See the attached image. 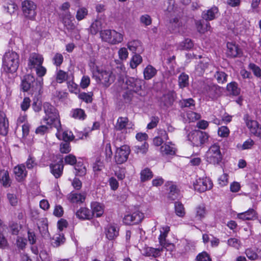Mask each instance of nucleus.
Instances as JSON below:
<instances>
[{"label": "nucleus", "instance_id": "f257e3e1", "mask_svg": "<svg viewBox=\"0 0 261 261\" xmlns=\"http://www.w3.org/2000/svg\"><path fill=\"white\" fill-rule=\"evenodd\" d=\"M43 107L45 114L43 121L50 128L55 127L57 129L56 135L57 138L65 142L72 140L74 138L72 133L68 130H63L61 128L57 110L48 102L44 103Z\"/></svg>", "mask_w": 261, "mask_h": 261}, {"label": "nucleus", "instance_id": "f03ea898", "mask_svg": "<svg viewBox=\"0 0 261 261\" xmlns=\"http://www.w3.org/2000/svg\"><path fill=\"white\" fill-rule=\"evenodd\" d=\"M19 56L16 52L9 50L6 52L3 58V68L7 73L15 72L19 66Z\"/></svg>", "mask_w": 261, "mask_h": 261}, {"label": "nucleus", "instance_id": "7ed1b4c3", "mask_svg": "<svg viewBox=\"0 0 261 261\" xmlns=\"http://www.w3.org/2000/svg\"><path fill=\"white\" fill-rule=\"evenodd\" d=\"M93 74L96 81L106 88L109 87L115 80V76L110 70L97 68Z\"/></svg>", "mask_w": 261, "mask_h": 261}, {"label": "nucleus", "instance_id": "20e7f679", "mask_svg": "<svg viewBox=\"0 0 261 261\" xmlns=\"http://www.w3.org/2000/svg\"><path fill=\"white\" fill-rule=\"evenodd\" d=\"M101 40L110 45H117L123 41L124 34L115 30L107 29L100 32Z\"/></svg>", "mask_w": 261, "mask_h": 261}, {"label": "nucleus", "instance_id": "39448f33", "mask_svg": "<svg viewBox=\"0 0 261 261\" xmlns=\"http://www.w3.org/2000/svg\"><path fill=\"white\" fill-rule=\"evenodd\" d=\"M43 85V79H37L36 80L33 76L28 74L22 81L21 87L23 91H28L31 88L34 91L40 93Z\"/></svg>", "mask_w": 261, "mask_h": 261}, {"label": "nucleus", "instance_id": "423d86ee", "mask_svg": "<svg viewBox=\"0 0 261 261\" xmlns=\"http://www.w3.org/2000/svg\"><path fill=\"white\" fill-rule=\"evenodd\" d=\"M187 138L193 146L202 147L208 141L209 136L205 132L193 130L188 135Z\"/></svg>", "mask_w": 261, "mask_h": 261}, {"label": "nucleus", "instance_id": "0eeeda50", "mask_svg": "<svg viewBox=\"0 0 261 261\" xmlns=\"http://www.w3.org/2000/svg\"><path fill=\"white\" fill-rule=\"evenodd\" d=\"M206 161L212 164H218L222 160V154L218 143L212 145L205 154Z\"/></svg>", "mask_w": 261, "mask_h": 261}, {"label": "nucleus", "instance_id": "6e6552de", "mask_svg": "<svg viewBox=\"0 0 261 261\" xmlns=\"http://www.w3.org/2000/svg\"><path fill=\"white\" fill-rule=\"evenodd\" d=\"M37 5L36 4L30 0H25L21 3V10L22 14L25 18L35 20L37 16Z\"/></svg>", "mask_w": 261, "mask_h": 261}, {"label": "nucleus", "instance_id": "1a4fd4ad", "mask_svg": "<svg viewBox=\"0 0 261 261\" xmlns=\"http://www.w3.org/2000/svg\"><path fill=\"white\" fill-rule=\"evenodd\" d=\"M130 152V149L128 145H124L117 147L115 152V162L117 164H122L126 162Z\"/></svg>", "mask_w": 261, "mask_h": 261}, {"label": "nucleus", "instance_id": "9d476101", "mask_svg": "<svg viewBox=\"0 0 261 261\" xmlns=\"http://www.w3.org/2000/svg\"><path fill=\"white\" fill-rule=\"evenodd\" d=\"M213 186L212 181L208 177L199 178L193 184L195 190L200 193L210 190Z\"/></svg>", "mask_w": 261, "mask_h": 261}, {"label": "nucleus", "instance_id": "9b49d317", "mask_svg": "<svg viewBox=\"0 0 261 261\" xmlns=\"http://www.w3.org/2000/svg\"><path fill=\"white\" fill-rule=\"evenodd\" d=\"M61 21L64 28L70 33L77 30L76 25L73 22L74 18L70 11L63 13L61 16Z\"/></svg>", "mask_w": 261, "mask_h": 261}, {"label": "nucleus", "instance_id": "f8f14e48", "mask_svg": "<svg viewBox=\"0 0 261 261\" xmlns=\"http://www.w3.org/2000/svg\"><path fill=\"white\" fill-rule=\"evenodd\" d=\"M245 124L250 133L257 137L261 138V125L258 122L246 116L244 118Z\"/></svg>", "mask_w": 261, "mask_h": 261}, {"label": "nucleus", "instance_id": "ddd939ff", "mask_svg": "<svg viewBox=\"0 0 261 261\" xmlns=\"http://www.w3.org/2000/svg\"><path fill=\"white\" fill-rule=\"evenodd\" d=\"M116 130H125L126 133L129 132L130 129H134V124L129 121L126 117H119L115 125Z\"/></svg>", "mask_w": 261, "mask_h": 261}, {"label": "nucleus", "instance_id": "4468645a", "mask_svg": "<svg viewBox=\"0 0 261 261\" xmlns=\"http://www.w3.org/2000/svg\"><path fill=\"white\" fill-rule=\"evenodd\" d=\"M144 218V214L136 211L132 214H127L123 218V222L126 225L135 224L140 222Z\"/></svg>", "mask_w": 261, "mask_h": 261}, {"label": "nucleus", "instance_id": "2eb2a0df", "mask_svg": "<svg viewBox=\"0 0 261 261\" xmlns=\"http://www.w3.org/2000/svg\"><path fill=\"white\" fill-rule=\"evenodd\" d=\"M170 231V227L165 225L160 228V235L159 237L160 245L165 249L172 250L174 249V245L166 242V238Z\"/></svg>", "mask_w": 261, "mask_h": 261}, {"label": "nucleus", "instance_id": "dca6fc26", "mask_svg": "<svg viewBox=\"0 0 261 261\" xmlns=\"http://www.w3.org/2000/svg\"><path fill=\"white\" fill-rule=\"evenodd\" d=\"M123 88L130 91L138 93L142 88V81L134 77H128L125 83Z\"/></svg>", "mask_w": 261, "mask_h": 261}, {"label": "nucleus", "instance_id": "f3484780", "mask_svg": "<svg viewBox=\"0 0 261 261\" xmlns=\"http://www.w3.org/2000/svg\"><path fill=\"white\" fill-rule=\"evenodd\" d=\"M44 59L42 55L33 53L30 54L28 60V67L30 69L34 68L42 65Z\"/></svg>", "mask_w": 261, "mask_h": 261}, {"label": "nucleus", "instance_id": "a211bd4d", "mask_svg": "<svg viewBox=\"0 0 261 261\" xmlns=\"http://www.w3.org/2000/svg\"><path fill=\"white\" fill-rule=\"evenodd\" d=\"M226 55L231 58L239 57L242 55V51L238 45L232 42H228Z\"/></svg>", "mask_w": 261, "mask_h": 261}, {"label": "nucleus", "instance_id": "6ab92c4d", "mask_svg": "<svg viewBox=\"0 0 261 261\" xmlns=\"http://www.w3.org/2000/svg\"><path fill=\"white\" fill-rule=\"evenodd\" d=\"M15 178L18 182H21L24 180L27 175L24 165L21 164L15 166L13 169Z\"/></svg>", "mask_w": 261, "mask_h": 261}, {"label": "nucleus", "instance_id": "aec40b11", "mask_svg": "<svg viewBox=\"0 0 261 261\" xmlns=\"http://www.w3.org/2000/svg\"><path fill=\"white\" fill-rule=\"evenodd\" d=\"M221 93L220 87L214 84H211L205 87L204 94L210 98L214 99L218 96Z\"/></svg>", "mask_w": 261, "mask_h": 261}, {"label": "nucleus", "instance_id": "412c9836", "mask_svg": "<svg viewBox=\"0 0 261 261\" xmlns=\"http://www.w3.org/2000/svg\"><path fill=\"white\" fill-rule=\"evenodd\" d=\"M160 152L164 155H173L175 153L174 145L171 142L164 144L160 148Z\"/></svg>", "mask_w": 261, "mask_h": 261}, {"label": "nucleus", "instance_id": "4be33fe9", "mask_svg": "<svg viewBox=\"0 0 261 261\" xmlns=\"http://www.w3.org/2000/svg\"><path fill=\"white\" fill-rule=\"evenodd\" d=\"M63 167L62 161H60V163L51 164L50 165L51 173L56 178H59L62 174Z\"/></svg>", "mask_w": 261, "mask_h": 261}, {"label": "nucleus", "instance_id": "5701e85b", "mask_svg": "<svg viewBox=\"0 0 261 261\" xmlns=\"http://www.w3.org/2000/svg\"><path fill=\"white\" fill-rule=\"evenodd\" d=\"M106 234L109 240H113L118 236L119 229L116 225L110 224L106 229Z\"/></svg>", "mask_w": 261, "mask_h": 261}, {"label": "nucleus", "instance_id": "b1692460", "mask_svg": "<svg viewBox=\"0 0 261 261\" xmlns=\"http://www.w3.org/2000/svg\"><path fill=\"white\" fill-rule=\"evenodd\" d=\"M9 123L5 114L3 112H0V134L2 135H6L8 132Z\"/></svg>", "mask_w": 261, "mask_h": 261}, {"label": "nucleus", "instance_id": "393cba45", "mask_svg": "<svg viewBox=\"0 0 261 261\" xmlns=\"http://www.w3.org/2000/svg\"><path fill=\"white\" fill-rule=\"evenodd\" d=\"M86 198L85 193L71 192L68 195V200L72 203H82Z\"/></svg>", "mask_w": 261, "mask_h": 261}, {"label": "nucleus", "instance_id": "a878e982", "mask_svg": "<svg viewBox=\"0 0 261 261\" xmlns=\"http://www.w3.org/2000/svg\"><path fill=\"white\" fill-rule=\"evenodd\" d=\"M164 249L165 248H164L163 247L161 249H156L152 247H147L143 249V254L147 256L156 257L161 255V252H162Z\"/></svg>", "mask_w": 261, "mask_h": 261}, {"label": "nucleus", "instance_id": "bb28decb", "mask_svg": "<svg viewBox=\"0 0 261 261\" xmlns=\"http://www.w3.org/2000/svg\"><path fill=\"white\" fill-rule=\"evenodd\" d=\"M128 49L133 52H140L142 50L141 42L138 40H133L128 41L127 43Z\"/></svg>", "mask_w": 261, "mask_h": 261}, {"label": "nucleus", "instance_id": "cd10ccee", "mask_svg": "<svg viewBox=\"0 0 261 261\" xmlns=\"http://www.w3.org/2000/svg\"><path fill=\"white\" fill-rule=\"evenodd\" d=\"M92 213L96 217H101L104 212V205L97 202H93L91 205Z\"/></svg>", "mask_w": 261, "mask_h": 261}, {"label": "nucleus", "instance_id": "c85d7f7f", "mask_svg": "<svg viewBox=\"0 0 261 261\" xmlns=\"http://www.w3.org/2000/svg\"><path fill=\"white\" fill-rule=\"evenodd\" d=\"M246 254L251 260L261 259V249H247L246 250Z\"/></svg>", "mask_w": 261, "mask_h": 261}, {"label": "nucleus", "instance_id": "c756f323", "mask_svg": "<svg viewBox=\"0 0 261 261\" xmlns=\"http://www.w3.org/2000/svg\"><path fill=\"white\" fill-rule=\"evenodd\" d=\"M218 14V9L216 7H213L207 10L205 12H203L202 16L203 18L206 20H211L216 18Z\"/></svg>", "mask_w": 261, "mask_h": 261}, {"label": "nucleus", "instance_id": "7c9ffc66", "mask_svg": "<svg viewBox=\"0 0 261 261\" xmlns=\"http://www.w3.org/2000/svg\"><path fill=\"white\" fill-rule=\"evenodd\" d=\"M255 217L256 213L253 209H249L246 212L237 214V218L243 220H252Z\"/></svg>", "mask_w": 261, "mask_h": 261}, {"label": "nucleus", "instance_id": "2f4dec72", "mask_svg": "<svg viewBox=\"0 0 261 261\" xmlns=\"http://www.w3.org/2000/svg\"><path fill=\"white\" fill-rule=\"evenodd\" d=\"M156 73V69L152 66L148 65L144 69V78L146 80H149L154 77Z\"/></svg>", "mask_w": 261, "mask_h": 261}, {"label": "nucleus", "instance_id": "473e14b6", "mask_svg": "<svg viewBox=\"0 0 261 261\" xmlns=\"http://www.w3.org/2000/svg\"><path fill=\"white\" fill-rule=\"evenodd\" d=\"M76 216L82 220L90 219L92 217V215L90 210L86 207H81L76 212Z\"/></svg>", "mask_w": 261, "mask_h": 261}, {"label": "nucleus", "instance_id": "72a5a7b5", "mask_svg": "<svg viewBox=\"0 0 261 261\" xmlns=\"http://www.w3.org/2000/svg\"><path fill=\"white\" fill-rule=\"evenodd\" d=\"M196 26L197 31L201 34L207 31H211V26L208 22L204 23V21L198 20L196 22Z\"/></svg>", "mask_w": 261, "mask_h": 261}, {"label": "nucleus", "instance_id": "f704fd0d", "mask_svg": "<svg viewBox=\"0 0 261 261\" xmlns=\"http://www.w3.org/2000/svg\"><path fill=\"white\" fill-rule=\"evenodd\" d=\"M88 15V8L85 7H80L76 11L75 18L78 21H80L85 19Z\"/></svg>", "mask_w": 261, "mask_h": 261}, {"label": "nucleus", "instance_id": "c9c22d12", "mask_svg": "<svg viewBox=\"0 0 261 261\" xmlns=\"http://www.w3.org/2000/svg\"><path fill=\"white\" fill-rule=\"evenodd\" d=\"M71 116L76 119L84 120L86 118V114L84 110L80 108L73 109L71 112Z\"/></svg>", "mask_w": 261, "mask_h": 261}, {"label": "nucleus", "instance_id": "e433bc0d", "mask_svg": "<svg viewBox=\"0 0 261 261\" xmlns=\"http://www.w3.org/2000/svg\"><path fill=\"white\" fill-rule=\"evenodd\" d=\"M0 181L5 187L10 186L9 175L7 170H2L0 171Z\"/></svg>", "mask_w": 261, "mask_h": 261}, {"label": "nucleus", "instance_id": "4c0bfd02", "mask_svg": "<svg viewBox=\"0 0 261 261\" xmlns=\"http://www.w3.org/2000/svg\"><path fill=\"white\" fill-rule=\"evenodd\" d=\"M206 214L205 207L203 205H198L195 208V218L201 220L205 218Z\"/></svg>", "mask_w": 261, "mask_h": 261}, {"label": "nucleus", "instance_id": "58836bf2", "mask_svg": "<svg viewBox=\"0 0 261 261\" xmlns=\"http://www.w3.org/2000/svg\"><path fill=\"white\" fill-rule=\"evenodd\" d=\"M67 85L68 91L70 93L77 95L80 92V87L74 82L73 79L67 82Z\"/></svg>", "mask_w": 261, "mask_h": 261}, {"label": "nucleus", "instance_id": "ea45409f", "mask_svg": "<svg viewBox=\"0 0 261 261\" xmlns=\"http://www.w3.org/2000/svg\"><path fill=\"white\" fill-rule=\"evenodd\" d=\"M174 209L176 215L179 217H184L186 215V211L184 205L180 202H175Z\"/></svg>", "mask_w": 261, "mask_h": 261}, {"label": "nucleus", "instance_id": "a19ab883", "mask_svg": "<svg viewBox=\"0 0 261 261\" xmlns=\"http://www.w3.org/2000/svg\"><path fill=\"white\" fill-rule=\"evenodd\" d=\"M193 47V43L190 39H186L179 43L177 45V49L179 50H188Z\"/></svg>", "mask_w": 261, "mask_h": 261}, {"label": "nucleus", "instance_id": "79ce46f5", "mask_svg": "<svg viewBox=\"0 0 261 261\" xmlns=\"http://www.w3.org/2000/svg\"><path fill=\"white\" fill-rule=\"evenodd\" d=\"M78 98L82 101L85 102L87 103H91L92 101V96L93 94L92 92L86 93V92H79L77 94Z\"/></svg>", "mask_w": 261, "mask_h": 261}, {"label": "nucleus", "instance_id": "37998d69", "mask_svg": "<svg viewBox=\"0 0 261 261\" xmlns=\"http://www.w3.org/2000/svg\"><path fill=\"white\" fill-rule=\"evenodd\" d=\"M178 86L180 88L187 87L189 85V76L188 74L182 73L178 77Z\"/></svg>", "mask_w": 261, "mask_h": 261}, {"label": "nucleus", "instance_id": "c03bdc74", "mask_svg": "<svg viewBox=\"0 0 261 261\" xmlns=\"http://www.w3.org/2000/svg\"><path fill=\"white\" fill-rule=\"evenodd\" d=\"M153 177L152 171L148 168H145L140 173V179L142 182H144L150 179Z\"/></svg>", "mask_w": 261, "mask_h": 261}, {"label": "nucleus", "instance_id": "a18cd8bd", "mask_svg": "<svg viewBox=\"0 0 261 261\" xmlns=\"http://www.w3.org/2000/svg\"><path fill=\"white\" fill-rule=\"evenodd\" d=\"M227 89L230 93L233 95H238L240 93V89L236 82H231L227 86Z\"/></svg>", "mask_w": 261, "mask_h": 261}, {"label": "nucleus", "instance_id": "49530a36", "mask_svg": "<svg viewBox=\"0 0 261 261\" xmlns=\"http://www.w3.org/2000/svg\"><path fill=\"white\" fill-rule=\"evenodd\" d=\"M102 28V22L99 19H96L91 24L90 31L92 34H96Z\"/></svg>", "mask_w": 261, "mask_h": 261}, {"label": "nucleus", "instance_id": "de8ad7c7", "mask_svg": "<svg viewBox=\"0 0 261 261\" xmlns=\"http://www.w3.org/2000/svg\"><path fill=\"white\" fill-rule=\"evenodd\" d=\"M142 62V58L139 54L134 55L129 62L130 67L132 69H135Z\"/></svg>", "mask_w": 261, "mask_h": 261}, {"label": "nucleus", "instance_id": "09e8293b", "mask_svg": "<svg viewBox=\"0 0 261 261\" xmlns=\"http://www.w3.org/2000/svg\"><path fill=\"white\" fill-rule=\"evenodd\" d=\"M161 135L162 137H156L153 140V143L156 146H161L163 144L164 140L167 141L169 139L168 136L166 132H163Z\"/></svg>", "mask_w": 261, "mask_h": 261}, {"label": "nucleus", "instance_id": "8fccbe9b", "mask_svg": "<svg viewBox=\"0 0 261 261\" xmlns=\"http://www.w3.org/2000/svg\"><path fill=\"white\" fill-rule=\"evenodd\" d=\"M227 245L237 249H239L241 247V241L237 238H230L227 241Z\"/></svg>", "mask_w": 261, "mask_h": 261}, {"label": "nucleus", "instance_id": "3c124183", "mask_svg": "<svg viewBox=\"0 0 261 261\" xmlns=\"http://www.w3.org/2000/svg\"><path fill=\"white\" fill-rule=\"evenodd\" d=\"M148 149V144L147 142H144L141 146L135 145L134 146V151L136 153L144 154L147 152Z\"/></svg>", "mask_w": 261, "mask_h": 261}, {"label": "nucleus", "instance_id": "603ef678", "mask_svg": "<svg viewBox=\"0 0 261 261\" xmlns=\"http://www.w3.org/2000/svg\"><path fill=\"white\" fill-rule=\"evenodd\" d=\"M67 73L62 70H59L56 72V81L59 83H62L67 79Z\"/></svg>", "mask_w": 261, "mask_h": 261}, {"label": "nucleus", "instance_id": "864d4df0", "mask_svg": "<svg viewBox=\"0 0 261 261\" xmlns=\"http://www.w3.org/2000/svg\"><path fill=\"white\" fill-rule=\"evenodd\" d=\"M230 130L226 126H221L218 129V135L221 138H227L229 136Z\"/></svg>", "mask_w": 261, "mask_h": 261}, {"label": "nucleus", "instance_id": "5fc2aeb1", "mask_svg": "<svg viewBox=\"0 0 261 261\" xmlns=\"http://www.w3.org/2000/svg\"><path fill=\"white\" fill-rule=\"evenodd\" d=\"M118 55L120 60L125 61L128 57L127 49L124 47H120L118 51Z\"/></svg>", "mask_w": 261, "mask_h": 261}, {"label": "nucleus", "instance_id": "6e6d98bb", "mask_svg": "<svg viewBox=\"0 0 261 261\" xmlns=\"http://www.w3.org/2000/svg\"><path fill=\"white\" fill-rule=\"evenodd\" d=\"M179 195L176 186L172 185L170 187V191L168 194V198L171 200H174L178 199Z\"/></svg>", "mask_w": 261, "mask_h": 261}, {"label": "nucleus", "instance_id": "4d7b16f0", "mask_svg": "<svg viewBox=\"0 0 261 261\" xmlns=\"http://www.w3.org/2000/svg\"><path fill=\"white\" fill-rule=\"evenodd\" d=\"M170 23L171 27L175 31H180V28L182 27V22L178 17H174L171 19Z\"/></svg>", "mask_w": 261, "mask_h": 261}, {"label": "nucleus", "instance_id": "13d9d810", "mask_svg": "<svg viewBox=\"0 0 261 261\" xmlns=\"http://www.w3.org/2000/svg\"><path fill=\"white\" fill-rule=\"evenodd\" d=\"M53 239L55 240L54 245L56 247L60 246L63 244L65 241V238L63 233H57L56 234Z\"/></svg>", "mask_w": 261, "mask_h": 261}, {"label": "nucleus", "instance_id": "bf43d9fd", "mask_svg": "<svg viewBox=\"0 0 261 261\" xmlns=\"http://www.w3.org/2000/svg\"><path fill=\"white\" fill-rule=\"evenodd\" d=\"M218 182L221 187L226 186L228 183V175L227 173H223L219 177Z\"/></svg>", "mask_w": 261, "mask_h": 261}, {"label": "nucleus", "instance_id": "052dcab7", "mask_svg": "<svg viewBox=\"0 0 261 261\" xmlns=\"http://www.w3.org/2000/svg\"><path fill=\"white\" fill-rule=\"evenodd\" d=\"M215 77L219 83L223 84L226 82L227 75L222 71H217Z\"/></svg>", "mask_w": 261, "mask_h": 261}, {"label": "nucleus", "instance_id": "680f3d73", "mask_svg": "<svg viewBox=\"0 0 261 261\" xmlns=\"http://www.w3.org/2000/svg\"><path fill=\"white\" fill-rule=\"evenodd\" d=\"M4 229V226L3 225V223L0 219V248H6L7 245V241L5 238V237L3 236V235L2 234V231Z\"/></svg>", "mask_w": 261, "mask_h": 261}, {"label": "nucleus", "instance_id": "e2e57ef3", "mask_svg": "<svg viewBox=\"0 0 261 261\" xmlns=\"http://www.w3.org/2000/svg\"><path fill=\"white\" fill-rule=\"evenodd\" d=\"M182 108L194 107V100L192 98L183 99L179 102Z\"/></svg>", "mask_w": 261, "mask_h": 261}, {"label": "nucleus", "instance_id": "0e129e2a", "mask_svg": "<svg viewBox=\"0 0 261 261\" xmlns=\"http://www.w3.org/2000/svg\"><path fill=\"white\" fill-rule=\"evenodd\" d=\"M90 84V79L88 75H83L81 79L80 86V88L85 89L87 88Z\"/></svg>", "mask_w": 261, "mask_h": 261}, {"label": "nucleus", "instance_id": "69168bd1", "mask_svg": "<svg viewBox=\"0 0 261 261\" xmlns=\"http://www.w3.org/2000/svg\"><path fill=\"white\" fill-rule=\"evenodd\" d=\"M63 56L60 53H56L53 58L54 64L57 66H60L63 61Z\"/></svg>", "mask_w": 261, "mask_h": 261}, {"label": "nucleus", "instance_id": "338daca9", "mask_svg": "<svg viewBox=\"0 0 261 261\" xmlns=\"http://www.w3.org/2000/svg\"><path fill=\"white\" fill-rule=\"evenodd\" d=\"M187 117L190 122H193L199 119L200 115L197 113L189 111L187 113Z\"/></svg>", "mask_w": 261, "mask_h": 261}, {"label": "nucleus", "instance_id": "774afa93", "mask_svg": "<svg viewBox=\"0 0 261 261\" xmlns=\"http://www.w3.org/2000/svg\"><path fill=\"white\" fill-rule=\"evenodd\" d=\"M249 67L256 76H261V69L259 67L254 64V63H250L249 65Z\"/></svg>", "mask_w": 261, "mask_h": 261}]
</instances>
